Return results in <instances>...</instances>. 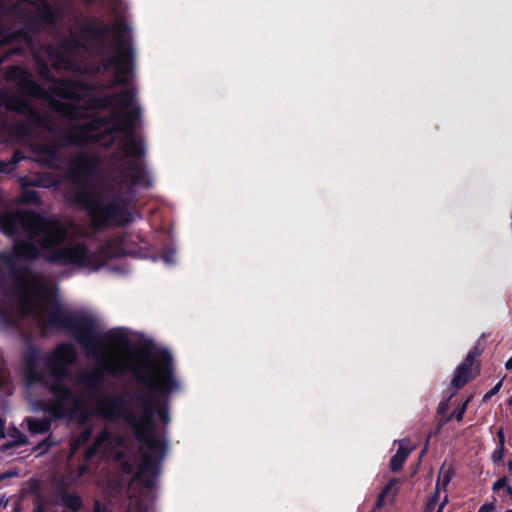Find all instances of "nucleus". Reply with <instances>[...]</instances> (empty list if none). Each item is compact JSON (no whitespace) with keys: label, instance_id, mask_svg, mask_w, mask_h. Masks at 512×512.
<instances>
[{"label":"nucleus","instance_id":"obj_1","mask_svg":"<svg viewBox=\"0 0 512 512\" xmlns=\"http://www.w3.org/2000/svg\"><path fill=\"white\" fill-rule=\"evenodd\" d=\"M27 315L34 316L44 329L70 330L85 354L97 362L94 369L79 374L77 382L85 390L75 394L61 384L76 361L74 346L60 344L46 356L31 350L25 368L28 385L43 384L54 395L52 402L38 408L55 418L84 420L90 409L103 419L122 418L139 444L137 455L122 462L125 474L134 473L127 512H148L160 463L167 453L157 425L170 422L168 398L181 389L171 354L158 349L134 357L122 332L102 333L96 322L76 318L58 300L55 285L36 273L27 274L17 284L11 303L0 305V318L6 326Z\"/></svg>","mask_w":512,"mask_h":512},{"label":"nucleus","instance_id":"obj_2","mask_svg":"<svg viewBox=\"0 0 512 512\" xmlns=\"http://www.w3.org/2000/svg\"><path fill=\"white\" fill-rule=\"evenodd\" d=\"M54 89L66 106L58 109L72 122L69 129L57 135V139L33 146L39 160L52 164L64 143L80 145L98 142L107 146L117 142V156L125 166L122 171L125 181L133 185L149 186L150 175L137 161L138 157L144 155L145 147L133 134L139 108L132 88L127 87L120 94L104 95L88 102L77 98L71 83L57 82Z\"/></svg>","mask_w":512,"mask_h":512},{"label":"nucleus","instance_id":"obj_3","mask_svg":"<svg viewBox=\"0 0 512 512\" xmlns=\"http://www.w3.org/2000/svg\"><path fill=\"white\" fill-rule=\"evenodd\" d=\"M0 229L8 236H14L20 231L25 234V239L14 245L15 254L24 259L44 256L51 263L93 272L104 266L109 259L125 254L119 240H112L97 251L78 241L70 242L62 249H55L67 237L66 229L59 221L32 212L4 213L0 218Z\"/></svg>","mask_w":512,"mask_h":512},{"label":"nucleus","instance_id":"obj_4","mask_svg":"<svg viewBox=\"0 0 512 512\" xmlns=\"http://www.w3.org/2000/svg\"><path fill=\"white\" fill-rule=\"evenodd\" d=\"M97 159L86 154L75 156L68 174L75 187L74 203L87 210L94 225L122 224L126 222V199L122 197L123 185L106 180L95 181Z\"/></svg>","mask_w":512,"mask_h":512},{"label":"nucleus","instance_id":"obj_5","mask_svg":"<svg viewBox=\"0 0 512 512\" xmlns=\"http://www.w3.org/2000/svg\"><path fill=\"white\" fill-rule=\"evenodd\" d=\"M105 38L112 41V56L107 67L113 69L116 83L129 82L133 72L132 51L129 45V25L124 19L116 18L113 25L107 28Z\"/></svg>","mask_w":512,"mask_h":512},{"label":"nucleus","instance_id":"obj_6","mask_svg":"<svg viewBox=\"0 0 512 512\" xmlns=\"http://www.w3.org/2000/svg\"><path fill=\"white\" fill-rule=\"evenodd\" d=\"M125 444L122 439H113L109 433L104 430L95 440L94 445L86 451V457L89 458L95 454L103 457H114L120 460L124 456L123 449Z\"/></svg>","mask_w":512,"mask_h":512},{"label":"nucleus","instance_id":"obj_7","mask_svg":"<svg viewBox=\"0 0 512 512\" xmlns=\"http://www.w3.org/2000/svg\"><path fill=\"white\" fill-rule=\"evenodd\" d=\"M8 78L18 79L19 91L32 96H41L42 90L40 87L31 79L29 73L21 68L13 67L7 73Z\"/></svg>","mask_w":512,"mask_h":512},{"label":"nucleus","instance_id":"obj_8","mask_svg":"<svg viewBox=\"0 0 512 512\" xmlns=\"http://www.w3.org/2000/svg\"><path fill=\"white\" fill-rule=\"evenodd\" d=\"M475 355L469 352L464 362L458 366L453 377L452 384L456 388L464 386L472 376V366L474 363Z\"/></svg>","mask_w":512,"mask_h":512},{"label":"nucleus","instance_id":"obj_9","mask_svg":"<svg viewBox=\"0 0 512 512\" xmlns=\"http://www.w3.org/2000/svg\"><path fill=\"white\" fill-rule=\"evenodd\" d=\"M395 443H398L399 447L390 462L391 470L394 472L399 471L402 468L408 455L414 449V446H409L406 440L395 441Z\"/></svg>","mask_w":512,"mask_h":512},{"label":"nucleus","instance_id":"obj_10","mask_svg":"<svg viewBox=\"0 0 512 512\" xmlns=\"http://www.w3.org/2000/svg\"><path fill=\"white\" fill-rule=\"evenodd\" d=\"M454 476V469L451 464L444 463L440 468L436 487H438V493L443 492V496L447 495V486Z\"/></svg>","mask_w":512,"mask_h":512},{"label":"nucleus","instance_id":"obj_11","mask_svg":"<svg viewBox=\"0 0 512 512\" xmlns=\"http://www.w3.org/2000/svg\"><path fill=\"white\" fill-rule=\"evenodd\" d=\"M3 104L6 109L18 112H28L30 110L28 103L21 96L0 97V105Z\"/></svg>","mask_w":512,"mask_h":512},{"label":"nucleus","instance_id":"obj_12","mask_svg":"<svg viewBox=\"0 0 512 512\" xmlns=\"http://www.w3.org/2000/svg\"><path fill=\"white\" fill-rule=\"evenodd\" d=\"M398 480L397 479H391L386 486L384 487L383 491L378 497L377 500V507H381L384 505L385 499L390 498L391 501L394 500L397 491H398Z\"/></svg>","mask_w":512,"mask_h":512},{"label":"nucleus","instance_id":"obj_13","mask_svg":"<svg viewBox=\"0 0 512 512\" xmlns=\"http://www.w3.org/2000/svg\"><path fill=\"white\" fill-rule=\"evenodd\" d=\"M28 426L31 432L38 434L46 432L50 427V420L43 419H28Z\"/></svg>","mask_w":512,"mask_h":512},{"label":"nucleus","instance_id":"obj_14","mask_svg":"<svg viewBox=\"0 0 512 512\" xmlns=\"http://www.w3.org/2000/svg\"><path fill=\"white\" fill-rule=\"evenodd\" d=\"M61 505L71 512H76L81 507V500L76 495L65 494L61 497Z\"/></svg>","mask_w":512,"mask_h":512},{"label":"nucleus","instance_id":"obj_15","mask_svg":"<svg viewBox=\"0 0 512 512\" xmlns=\"http://www.w3.org/2000/svg\"><path fill=\"white\" fill-rule=\"evenodd\" d=\"M8 435L4 432V422L0 419V450H4L12 445H20L23 443L22 439L6 440Z\"/></svg>","mask_w":512,"mask_h":512},{"label":"nucleus","instance_id":"obj_16","mask_svg":"<svg viewBox=\"0 0 512 512\" xmlns=\"http://www.w3.org/2000/svg\"><path fill=\"white\" fill-rule=\"evenodd\" d=\"M442 500H443V492L438 493V487H436L433 496L430 498V500L428 501V503L426 505V511L433 512L437 505H438V507L440 506V503L442 502Z\"/></svg>","mask_w":512,"mask_h":512},{"label":"nucleus","instance_id":"obj_17","mask_svg":"<svg viewBox=\"0 0 512 512\" xmlns=\"http://www.w3.org/2000/svg\"><path fill=\"white\" fill-rule=\"evenodd\" d=\"M91 435V430L90 429H85L80 435L79 437L74 441V443L72 444V454L76 453V451L83 445L87 442V440L89 439Z\"/></svg>","mask_w":512,"mask_h":512},{"label":"nucleus","instance_id":"obj_18","mask_svg":"<svg viewBox=\"0 0 512 512\" xmlns=\"http://www.w3.org/2000/svg\"><path fill=\"white\" fill-rule=\"evenodd\" d=\"M496 501L493 500L492 502H489V503H485L483 504L480 508H479V511L478 512H492L495 510L496 508Z\"/></svg>","mask_w":512,"mask_h":512},{"label":"nucleus","instance_id":"obj_19","mask_svg":"<svg viewBox=\"0 0 512 512\" xmlns=\"http://www.w3.org/2000/svg\"><path fill=\"white\" fill-rule=\"evenodd\" d=\"M504 448L498 447L493 453L494 461H500L503 458Z\"/></svg>","mask_w":512,"mask_h":512},{"label":"nucleus","instance_id":"obj_20","mask_svg":"<svg viewBox=\"0 0 512 512\" xmlns=\"http://www.w3.org/2000/svg\"><path fill=\"white\" fill-rule=\"evenodd\" d=\"M467 402H465L458 410L455 411V416L460 421L465 413Z\"/></svg>","mask_w":512,"mask_h":512},{"label":"nucleus","instance_id":"obj_21","mask_svg":"<svg viewBox=\"0 0 512 512\" xmlns=\"http://www.w3.org/2000/svg\"><path fill=\"white\" fill-rule=\"evenodd\" d=\"M40 4L42 5V10H43V13L45 14V16L50 20L52 19L51 17V13H50V9L49 7L47 6V4L45 3L44 0H39Z\"/></svg>","mask_w":512,"mask_h":512},{"label":"nucleus","instance_id":"obj_22","mask_svg":"<svg viewBox=\"0 0 512 512\" xmlns=\"http://www.w3.org/2000/svg\"><path fill=\"white\" fill-rule=\"evenodd\" d=\"M162 259L163 261L166 263V264H173L175 262L174 260V257H173V253H167V254H164L162 256Z\"/></svg>","mask_w":512,"mask_h":512},{"label":"nucleus","instance_id":"obj_23","mask_svg":"<svg viewBox=\"0 0 512 512\" xmlns=\"http://www.w3.org/2000/svg\"><path fill=\"white\" fill-rule=\"evenodd\" d=\"M498 435V438H499V447H503L504 448V445H505V435H504V432L502 429H500L497 433Z\"/></svg>","mask_w":512,"mask_h":512},{"label":"nucleus","instance_id":"obj_24","mask_svg":"<svg viewBox=\"0 0 512 512\" xmlns=\"http://www.w3.org/2000/svg\"><path fill=\"white\" fill-rule=\"evenodd\" d=\"M448 503V495H444L443 496V500L442 502L440 503V506L438 507V511L437 512H442L443 508L445 507V505Z\"/></svg>","mask_w":512,"mask_h":512},{"label":"nucleus","instance_id":"obj_25","mask_svg":"<svg viewBox=\"0 0 512 512\" xmlns=\"http://www.w3.org/2000/svg\"><path fill=\"white\" fill-rule=\"evenodd\" d=\"M502 386V382H498L496 384V386L490 391V393L488 394V396H491V395H494L495 393H497L500 389V387Z\"/></svg>","mask_w":512,"mask_h":512},{"label":"nucleus","instance_id":"obj_26","mask_svg":"<svg viewBox=\"0 0 512 512\" xmlns=\"http://www.w3.org/2000/svg\"><path fill=\"white\" fill-rule=\"evenodd\" d=\"M6 381V375L4 372L0 371V388L4 385Z\"/></svg>","mask_w":512,"mask_h":512},{"label":"nucleus","instance_id":"obj_27","mask_svg":"<svg viewBox=\"0 0 512 512\" xmlns=\"http://www.w3.org/2000/svg\"><path fill=\"white\" fill-rule=\"evenodd\" d=\"M505 367L506 369L508 370H512V356L507 360V362L505 363Z\"/></svg>","mask_w":512,"mask_h":512},{"label":"nucleus","instance_id":"obj_28","mask_svg":"<svg viewBox=\"0 0 512 512\" xmlns=\"http://www.w3.org/2000/svg\"><path fill=\"white\" fill-rule=\"evenodd\" d=\"M508 468H509V472H510V477H512V460H510L508 462Z\"/></svg>","mask_w":512,"mask_h":512},{"label":"nucleus","instance_id":"obj_29","mask_svg":"<svg viewBox=\"0 0 512 512\" xmlns=\"http://www.w3.org/2000/svg\"><path fill=\"white\" fill-rule=\"evenodd\" d=\"M509 404H512V395H511V398L509 400Z\"/></svg>","mask_w":512,"mask_h":512},{"label":"nucleus","instance_id":"obj_30","mask_svg":"<svg viewBox=\"0 0 512 512\" xmlns=\"http://www.w3.org/2000/svg\"><path fill=\"white\" fill-rule=\"evenodd\" d=\"M37 512H42V510H41V508H40V507L38 508V511H37Z\"/></svg>","mask_w":512,"mask_h":512},{"label":"nucleus","instance_id":"obj_31","mask_svg":"<svg viewBox=\"0 0 512 512\" xmlns=\"http://www.w3.org/2000/svg\"><path fill=\"white\" fill-rule=\"evenodd\" d=\"M507 512H512V510H508Z\"/></svg>","mask_w":512,"mask_h":512}]
</instances>
